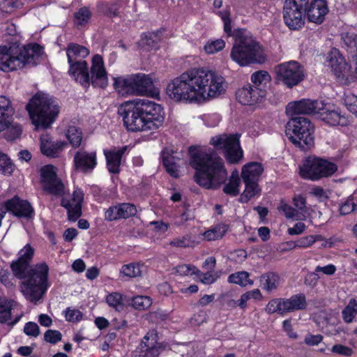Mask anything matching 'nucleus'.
I'll return each instance as SVG.
<instances>
[{"mask_svg":"<svg viewBox=\"0 0 357 357\" xmlns=\"http://www.w3.org/2000/svg\"><path fill=\"white\" fill-rule=\"evenodd\" d=\"M228 82L218 73L204 68H191L170 79L165 93L172 102L199 104L224 96Z\"/></svg>","mask_w":357,"mask_h":357,"instance_id":"nucleus-1","label":"nucleus"},{"mask_svg":"<svg viewBox=\"0 0 357 357\" xmlns=\"http://www.w3.org/2000/svg\"><path fill=\"white\" fill-rule=\"evenodd\" d=\"M33 248L26 244L18 252V259L11 264L14 275L22 279L20 291L26 300L37 303L50 286L48 281L49 267L45 263L36 264L28 270V264L33 258Z\"/></svg>","mask_w":357,"mask_h":357,"instance_id":"nucleus-2","label":"nucleus"},{"mask_svg":"<svg viewBox=\"0 0 357 357\" xmlns=\"http://www.w3.org/2000/svg\"><path fill=\"white\" fill-rule=\"evenodd\" d=\"M118 111L123 125L131 132H153L163 126L165 119L164 107L147 99L126 101Z\"/></svg>","mask_w":357,"mask_h":357,"instance_id":"nucleus-3","label":"nucleus"},{"mask_svg":"<svg viewBox=\"0 0 357 357\" xmlns=\"http://www.w3.org/2000/svg\"><path fill=\"white\" fill-rule=\"evenodd\" d=\"M190 165L195 170L196 182L206 189H217L227 178V171L221 158L202 146L189 148Z\"/></svg>","mask_w":357,"mask_h":357,"instance_id":"nucleus-4","label":"nucleus"},{"mask_svg":"<svg viewBox=\"0 0 357 357\" xmlns=\"http://www.w3.org/2000/svg\"><path fill=\"white\" fill-rule=\"evenodd\" d=\"M32 123L36 130L49 128L59 113V107L47 94L36 93L26 105Z\"/></svg>","mask_w":357,"mask_h":357,"instance_id":"nucleus-5","label":"nucleus"},{"mask_svg":"<svg viewBox=\"0 0 357 357\" xmlns=\"http://www.w3.org/2000/svg\"><path fill=\"white\" fill-rule=\"evenodd\" d=\"M231 59L241 66L252 63H263L266 54L262 47L250 35L241 33L234 41L231 51Z\"/></svg>","mask_w":357,"mask_h":357,"instance_id":"nucleus-6","label":"nucleus"},{"mask_svg":"<svg viewBox=\"0 0 357 357\" xmlns=\"http://www.w3.org/2000/svg\"><path fill=\"white\" fill-rule=\"evenodd\" d=\"M43 48L38 44L24 47L10 46L8 53L0 59V69L9 72L24 68L26 65H35L43 54Z\"/></svg>","mask_w":357,"mask_h":357,"instance_id":"nucleus-7","label":"nucleus"},{"mask_svg":"<svg viewBox=\"0 0 357 357\" xmlns=\"http://www.w3.org/2000/svg\"><path fill=\"white\" fill-rule=\"evenodd\" d=\"M314 126L305 117L291 119L286 127V135L296 146L305 150L314 144Z\"/></svg>","mask_w":357,"mask_h":357,"instance_id":"nucleus-8","label":"nucleus"},{"mask_svg":"<svg viewBox=\"0 0 357 357\" xmlns=\"http://www.w3.org/2000/svg\"><path fill=\"white\" fill-rule=\"evenodd\" d=\"M210 144L222 151L225 158L230 163H238L243 157L238 134H220L211 138Z\"/></svg>","mask_w":357,"mask_h":357,"instance_id":"nucleus-9","label":"nucleus"},{"mask_svg":"<svg viewBox=\"0 0 357 357\" xmlns=\"http://www.w3.org/2000/svg\"><path fill=\"white\" fill-rule=\"evenodd\" d=\"M337 169V165L327 160L310 157L300 167L299 174L303 178L319 180L332 176Z\"/></svg>","mask_w":357,"mask_h":357,"instance_id":"nucleus-10","label":"nucleus"},{"mask_svg":"<svg viewBox=\"0 0 357 357\" xmlns=\"http://www.w3.org/2000/svg\"><path fill=\"white\" fill-rule=\"evenodd\" d=\"M278 82L289 88L298 85L304 78V70L300 63L296 61L283 62L275 68Z\"/></svg>","mask_w":357,"mask_h":357,"instance_id":"nucleus-11","label":"nucleus"},{"mask_svg":"<svg viewBox=\"0 0 357 357\" xmlns=\"http://www.w3.org/2000/svg\"><path fill=\"white\" fill-rule=\"evenodd\" d=\"M326 63L340 84H348L350 82L352 77L349 75V67L337 49H333L330 52Z\"/></svg>","mask_w":357,"mask_h":357,"instance_id":"nucleus-12","label":"nucleus"},{"mask_svg":"<svg viewBox=\"0 0 357 357\" xmlns=\"http://www.w3.org/2000/svg\"><path fill=\"white\" fill-rule=\"evenodd\" d=\"M326 63L340 84H348L350 82L352 77L349 75V67L337 49H333L330 52Z\"/></svg>","mask_w":357,"mask_h":357,"instance_id":"nucleus-13","label":"nucleus"},{"mask_svg":"<svg viewBox=\"0 0 357 357\" xmlns=\"http://www.w3.org/2000/svg\"><path fill=\"white\" fill-rule=\"evenodd\" d=\"M57 169L52 165H47L40 169L41 183L44 190L52 195H60L63 192L64 186L57 176Z\"/></svg>","mask_w":357,"mask_h":357,"instance_id":"nucleus-14","label":"nucleus"},{"mask_svg":"<svg viewBox=\"0 0 357 357\" xmlns=\"http://www.w3.org/2000/svg\"><path fill=\"white\" fill-rule=\"evenodd\" d=\"M318 115L323 121L332 126H346L349 123L348 118L341 114L339 108L331 103L321 102Z\"/></svg>","mask_w":357,"mask_h":357,"instance_id":"nucleus-15","label":"nucleus"},{"mask_svg":"<svg viewBox=\"0 0 357 357\" xmlns=\"http://www.w3.org/2000/svg\"><path fill=\"white\" fill-rule=\"evenodd\" d=\"M108 75L102 57L96 54L91 60L90 68V84L95 87L106 88L108 85Z\"/></svg>","mask_w":357,"mask_h":357,"instance_id":"nucleus-16","label":"nucleus"},{"mask_svg":"<svg viewBox=\"0 0 357 357\" xmlns=\"http://www.w3.org/2000/svg\"><path fill=\"white\" fill-rule=\"evenodd\" d=\"M283 18L284 23L290 29H298L305 23L303 6L291 4L285 1L283 8Z\"/></svg>","mask_w":357,"mask_h":357,"instance_id":"nucleus-17","label":"nucleus"},{"mask_svg":"<svg viewBox=\"0 0 357 357\" xmlns=\"http://www.w3.org/2000/svg\"><path fill=\"white\" fill-rule=\"evenodd\" d=\"M321 102L318 100H311L310 99H303L298 101L289 102L286 107V112L289 116L295 114H318L319 110L321 107Z\"/></svg>","mask_w":357,"mask_h":357,"instance_id":"nucleus-18","label":"nucleus"},{"mask_svg":"<svg viewBox=\"0 0 357 357\" xmlns=\"http://www.w3.org/2000/svg\"><path fill=\"white\" fill-rule=\"evenodd\" d=\"M139 351H136L134 357H158L160 346L158 342V336L155 331H151L143 338Z\"/></svg>","mask_w":357,"mask_h":357,"instance_id":"nucleus-19","label":"nucleus"},{"mask_svg":"<svg viewBox=\"0 0 357 357\" xmlns=\"http://www.w3.org/2000/svg\"><path fill=\"white\" fill-rule=\"evenodd\" d=\"M83 199L84 193L81 189H76L72 195L63 198L61 204L67 209L70 220L75 221L82 215Z\"/></svg>","mask_w":357,"mask_h":357,"instance_id":"nucleus-20","label":"nucleus"},{"mask_svg":"<svg viewBox=\"0 0 357 357\" xmlns=\"http://www.w3.org/2000/svg\"><path fill=\"white\" fill-rule=\"evenodd\" d=\"M67 146V142L64 141H53L52 137L47 133L43 134L40 137V151L47 157H59Z\"/></svg>","mask_w":357,"mask_h":357,"instance_id":"nucleus-21","label":"nucleus"},{"mask_svg":"<svg viewBox=\"0 0 357 357\" xmlns=\"http://www.w3.org/2000/svg\"><path fill=\"white\" fill-rule=\"evenodd\" d=\"M132 79L134 95L154 97L159 94V92L153 88V80L150 75L135 74L132 75Z\"/></svg>","mask_w":357,"mask_h":357,"instance_id":"nucleus-22","label":"nucleus"},{"mask_svg":"<svg viewBox=\"0 0 357 357\" xmlns=\"http://www.w3.org/2000/svg\"><path fill=\"white\" fill-rule=\"evenodd\" d=\"M180 153L172 149H165L162 151V162L167 172L173 177L179 176L180 168L184 162L180 158Z\"/></svg>","mask_w":357,"mask_h":357,"instance_id":"nucleus-23","label":"nucleus"},{"mask_svg":"<svg viewBox=\"0 0 357 357\" xmlns=\"http://www.w3.org/2000/svg\"><path fill=\"white\" fill-rule=\"evenodd\" d=\"M69 75L85 88L90 86V73L86 61L69 64Z\"/></svg>","mask_w":357,"mask_h":357,"instance_id":"nucleus-24","label":"nucleus"},{"mask_svg":"<svg viewBox=\"0 0 357 357\" xmlns=\"http://www.w3.org/2000/svg\"><path fill=\"white\" fill-rule=\"evenodd\" d=\"M73 161L76 169L90 172L97 165L96 154L94 152L79 151L75 153Z\"/></svg>","mask_w":357,"mask_h":357,"instance_id":"nucleus-25","label":"nucleus"},{"mask_svg":"<svg viewBox=\"0 0 357 357\" xmlns=\"http://www.w3.org/2000/svg\"><path fill=\"white\" fill-rule=\"evenodd\" d=\"M127 151V146L113 147L104 150L107 168L110 172L116 174L119 172L121 158Z\"/></svg>","mask_w":357,"mask_h":357,"instance_id":"nucleus-26","label":"nucleus"},{"mask_svg":"<svg viewBox=\"0 0 357 357\" xmlns=\"http://www.w3.org/2000/svg\"><path fill=\"white\" fill-rule=\"evenodd\" d=\"M307 19L310 22L321 24L328 12L326 2L324 0H314L307 9Z\"/></svg>","mask_w":357,"mask_h":357,"instance_id":"nucleus-27","label":"nucleus"},{"mask_svg":"<svg viewBox=\"0 0 357 357\" xmlns=\"http://www.w3.org/2000/svg\"><path fill=\"white\" fill-rule=\"evenodd\" d=\"M7 211L19 217L29 218L33 213V208L26 201L14 197L5 203Z\"/></svg>","mask_w":357,"mask_h":357,"instance_id":"nucleus-28","label":"nucleus"},{"mask_svg":"<svg viewBox=\"0 0 357 357\" xmlns=\"http://www.w3.org/2000/svg\"><path fill=\"white\" fill-rule=\"evenodd\" d=\"M14 109L10 100L4 96H0V132L10 126L13 121Z\"/></svg>","mask_w":357,"mask_h":357,"instance_id":"nucleus-29","label":"nucleus"},{"mask_svg":"<svg viewBox=\"0 0 357 357\" xmlns=\"http://www.w3.org/2000/svg\"><path fill=\"white\" fill-rule=\"evenodd\" d=\"M265 96L264 92H259L251 86L240 89L236 93V98L242 105H251L256 103L260 98Z\"/></svg>","mask_w":357,"mask_h":357,"instance_id":"nucleus-30","label":"nucleus"},{"mask_svg":"<svg viewBox=\"0 0 357 357\" xmlns=\"http://www.w3.org/2000/svg\"><path fill=\"white\" fill-rule=\"evenodd\" d=\"M115 91L121 96L134 95L132 75L112 77Z\"/></svg>","mask_w":357,"mask_h":357,"instance_id":"nucleus-31","label":"nucleus"},{"mask_svg":"<svg viewBox=\"0 0 357 357\" xmlns=\"http://www.w3.org/2000/svg\"><path fill=\"white\" fill-rule=\"evenodd\" d=\"M263 172L264 167L261 163L251 162L243 166L241 177L243 182H258Z\"/></svg>","mask_w":357,"mask_h":357,"instance_id":"nucleus-32","label":"nucleus"},{"mask_svg":"<svg viewBox=\"0 0 357 357\" xmlns=\"http://www.w3.org/2000/svg\"><path fill=\"white\" fill-rule=\"evenodd\" d=\"M66 54L68 64L76 63L86 61L84 59L89 56V50L84 46L71 43L66 49Z\"/></svg>","mask_w":357,"mask_h":357,"instance_id":"nucleus-33","label":"nucleus"},{"mask_svg":"<svg viewBox=\"0 0 357 357\" xmlns=\"http://www.w3.org/2000/svg\"><path fill=\"white\" fill-rule=\"evenodd\" d=\"M105 301L110 307L118 312L124 310L130 304L129 298L117 291L108 294Z\"/></svg>","mask_w":357,"mask_h":357,"instance_id":"nucleus-34","label":"nucleus"},{"mask_svg":"<svg viewBox=\"0 0 357 357\" xmlns=\"http://www.w3.org/2000/svg\"><path fill=\"white\" fill-rule=\"evenodd\" d=\"M285 313L303 310L306 307V298L303 294L291 296L289 298L284 299Z\"/></svg>","mask_w":357,"mask_h":357,"instance_id":"nucleus-35","label":"nucleus"},{"mask_svg":"<svg viewBox=\"0 0 357 357\" xmlns=\"http://www.w3.org/2000/svg\"><path fill=\"white\" fill-rule=\"evenodd\" d=\"M261 287L268 292L275 291L281 284L280 277L275 273L269 272L260 277Z\"/></svg>","mask_w":357,"mask_h":357,"instance_id":"nucleus-36","label":"nucleus"},{"mask_svg":"<svg viewBox=\"0 0 357 357\" xmlns=\"http://www.w3.org/2000/svg\"><path fill=\"white\" fill-rule=\"evenodd\" d=\"M251 81L255 87V89L265 93V89L270 84L271 77L267 71L259 70L252 75Z\"/></svg>","mask_w":357,"mask_h":357,"instance_id":"nucleus-37","label":"nucleus"},{"mask_svg":"<svg viewBox=\"0 0 357 357\" xmlns=\"http://www.w3.org/2000/svg\"><path fill=\"white\" fill-rule=\"evenodd\" d=\"M199 243V241L196 240V237L192 234H189L173 238L169 244L173 247L185 248L195 247Z\"/></svg>","mask_w":357,"mask_h":357,"instance_id":"nucleus-38","label":"nucleus"},{"mask_svg":"<svg viewBox=\"0 0 357 357\" xmlns=\"http://www.w3.org/2000/svg\"><path fill=\"white\" fill-rule=\"evenodd\" d=\"M245 188L241 194L240 201L243 203L249 202L251 199L258 197L260 194V189L258 182H244Z\"/></svg>","mask_w":357,"mask_h":357,"instance_id":"nucleus-39","label":"nucleus"},{"mask_svg":"<svg viewBox=\"0 0 357 357\" xmlns=\"http://www.w3.org/2000/svg\"><path fill=\"white\" fill-rule=\"evenodd\" d=\"M228 282L238 284L241 287L251 286L254 282L250 278V274L246 271H239L231 274L228 277Z\"/></svg>","mask_w":357,"mask_h":357,"instance_id":"nucleus-40","label":"nucleus"},{"mask_svg":"<svg viewBox=\"0 0 357 357\" xmlns=\"http://www.w3.org/2000/svg\"><path fill=\"white\" fill-rule=\"evenodd\" d=\"M227 227L225 224H218L202 234L204 238L208 241L221 238L227 232Z\"/></svg>","mask_w":357,"mask_h":357,"instance_id":"nucleus-41","label":"nucleus"},{"mask_svg":"<svg viewBox=\"0 0 357 357\" xmlns=\"http://www.w3.org/2000/svg\"><path fill=\"white\" fill-rule=\"evenodd\" d=\"M66 137L73 148L80 146L82 140V131L75 126H70L66 131Z\"/></svg>","mask_w":357,"mask_h":357,"instance_id":"nucleus-42","label":"nucleus"},{"mask_svg":"<svg viewBox=\"0 0 357 357\" xmlns=\"http://www.w3.org/2000/svg\"><path fill=\"white\" fill-rule=\"evenodd\" d=\"M294 208L298 211L299 217L297 219L305 220L309 215V208L306 205V199L304 197L297 195L292 199Z\"/></svg>","mask_w":357,"mask_h":357,"instance_id":"nucleus-43","label":"nucleus"},{"mask_svg":"<svg viewBox=\"0 0 357 357\" xmlns=\"http://www.w3.org/2000/svg\"><path fill=\"white\" fill-rule=\"evenodd\" d=\"M241 181L238 176V172L237 171L233 172L229 181L224 187V192L226 194L236 196L238 195L240 192Z\"/></svg>","mask_w":357,"mask_h":357,"instance_id":"nucleus-44","label":"nucleus"},{"mask_svg":"<svg viewBox=\"0 0 357 357\" xmlns=\"http://www.w3.org/2000/svg\"><path fill=\"white\" fill-rule=\"evenodd\" d=\"M357 315V301L354 298L349 301L345 307L342 311L343 320L347 323H351Z\"/></svg>","mask_w":357,"mask_h":357,"instance_id":"nucleus-45","label":"nucleus"},{"mask_svg":"<svg viewBox=\"0 0 357 357\" xmlns=\"http://www.w3.org/2000/svg\"><path fill=\"white\" fill-rule=\"evenodd\" d=\"M251 299L255 301L263 299V296L259 289H255L243 294L238 299V307L242 310H245L247 307L248 302Z\"/></svg>","mask_w":357,"mask_h":357,"instance_id":"nucleus-46","label":"nucleus"},{"mask_svg":"<svg viewBox=\"0 0 357 357\" xmlns=\"http://www.w3.org/2000/svg\"><path fill=\"white\" fill-rule=\"evenodd\" d=\"M15 305V303L13 300L0 298V322H6L10 319L11 310Z\"/></svg>","mask_w":357,"mask_h":357,"instance_id":"nucleus-47","label":"nucleus"},{"mask_svg":"<svg viewBox=\"0 0 357 357\" xmlns=\"http://www.w3.org/2000/svg\"><path fill=\"white\" fill-rule=\"evenodd\" d=\"M217 15L221 18L224 24V31L228 36L231 35V8L229 6H226L222 10L217 13Z\"/></svg>","mask_w":357,"mask_h":357,"instance_id":"nucleus-48","label":"nucleus"},{"mask_svg":"<svg viewBox=\"0 0 357 357\" xmlns=\"http://www.w3.org/2000/svg\"><path fill=\"white\" fill-rule=\"evenodd\" d=\"M343 102L347 109L357 118V96L351 91L344 93Z\"/></svg>","mask_w":357,"mask_h":357,"instance_id":"nucleus-49","label":"nucleus"},{"mask_svg":"<svg viewBox=\"0 0 357 357\" xmlns=\"http://www.w3.org/2000/svg\"><path fill=\"white\" fill-rule=\"evenodd\" d=\"M265 310L268 314H273L275 312H278L279 314H283L285 313L284 310V299L283 298H274L271 300L266 308Z\"/></svg>","mask_w":357,"mask_h":357,"instance_id":"nucleus-50","label":"nucleus"},{"mask_svg":"<svg viewBox=\"0 0 357 357\" xmlns=\"http://www.w3.org/2000/svg\"><path fill=\"white\" fill-rule=\"evenodd\" d=\"M132 306L137 310H144L152 305V299L146 296H137L132 298Z\"/></svg>","mask_w":357,"mask_h":357,"instance_id":"nucleus-51","label":"nucleus"},{"mask_svg":"<svg viewBox=\"0 0 357 357\" xmlns=\"http://www.w3.org/2000/svg\"><path fill=\"white\" fill-rule=\"evenodd\" d=\"M15 169V165L8 155L0 151V173L10 175Z\"/></svg>","mask_w":357,"mask_h":357,"instance_id":"nucleus-52","label":"nucleus"},{"mask_svg":"<svg viewBox=\"0 0 357 357\" xmlns=\"http://www.w3.org/2000/svg\"><path fill=\"white\" fill-rule=\"evenodd\" d=\"M220 277V272L212 271L207 273H202L196 274L195 279L198 280L199 282L204 284H211L214 283Z\"/></svg>","mask_w":357,"mask_h":357,"instance_id":"nucleus-53","label":"nucleus"},{"mask_svg":"<svg viewBox=\"0 0 357 357\" xmlns=\"http://www.w3.org/2000/svg\"><path fill=\"white\" fill-rule=\"evenodd\" d=\"M225 47V42L222 39L208 40L204 47V51L208 54L217 53Z\"/></svg>","mask_w":357,"mask_h":357,"instance_id":"nucleus-54","label":"nucleus"},{"mask_svg":"<svg viewBox=\"0 0 357 357\" xmlns=\"http://www.w3.org/2000/svg\"><path fill=\"white\" fill-rule=\"evenodd\" d=\"M141 267L137 264H129L122 266L120 273L122 276L135 278L141 275Z\"/></svg>","mask_w":357,"mask_h":357,"instance_id":"nucleus-55","label":"nucleus"},{"mask_svg":"<svg viewBox=\"0 0 357 357\" xmlns=\"http://www.w3.org/2000/svg\"><path fill=\"white\" fill-rule=\"evenodd\" d=\"M278 209L279 212L283 213L284 215L287 219L298 220L297 217H299L296 209L293 208L291 206L284 202V201H282L280 202V206L278 207Z\"/></svg>","mask_w":357,"mask_h":357,"instance_id":"nucleus-56","label":"nucleus"},{"mask_svg":"<svg viewBox=\"0 0 357 357\" xmlns=\"http://www.w3.org/2000/svg\"><path fill=\"white\" fill-rule=\"evenodd\" d=\"M174 270L177 274L183 276H195L196 274L199 273V270L195 266L190 264L178 265Z\"/></svg>","mask_w":357,"mask_h":357,"instance_id":"nucleus-57","label":"nucleus"},{"mask_svg":"<svg viewBox=\"0 0 357 357\" xmlns=\"http://www.w3.org/2000/svg\"><path fill=\"white\" fill-rule=\"evenodd\" d=\"M324 240V236L319 234L310 235L302 237L298 240V248H307L312 246L315 242Z\"/></svg>","mask_w":357,"mask_h":357,"instance_id":"nucleus-58","label":"nucleus"},{"mask_svg":"<svg viewBox=\"0 0 357 357\" xmlns=\"http://www.w3.org/2000/svg\"><path fill=\"white\" fill-rule=\"evenodd\" d=\"M63 314L66 320L68 322L75 323L83 319L82 312L75 308L68 307L63 312Z\"/></svg>","mask_w":357,"mask_h":357,"instance_id":"nucleus-59","label":"nucleus"},{"mask_svg":"<svg viewBox=\"0 0 357 357\" xmlns=\"http://www.w3.org/2000/svg\"><path fill=\"white\" fill-rule=\"evenodd\" d=\"M24 3L20 0H3L1 2V10L6 13H13L21 9Z\"/></svg>","mask_w":357,"mask_h":357,"instance_id":"nucleus-60","label":"nucleus"},{"mask_svg":"<svg viewBox=\"0 0 357 357\" xmlns=\"http://www.w3.org/2000/svg\"><path fill=\"white\" fill-rule=\"evenodd\" d=\"M91 16V13L87 8H81L75 15V23L78 26L84 25L89 22Z\"/></svg>","mask_w":357,"mask_h":357,"instance_id":"nucleus-61","label":"nucleus"},{"mask_svg":"<svg viewBox=\"0 0 357 357\" xmlns=\"http://www.w3.org/2000/svg\"><path fill=\"white\" fill-rule=\"evenodd\" d=\"M204 124L208 128L217 126L221 121L220 116L217 113L207 114L199 117Z\"/></svg>","mask_w":357,"mask_h":357,"instance_id":"nucleus-62","label":"nucleus"},{"mask_svg":"<svg viewBox=\"0 0 357 357\" xmlns=\"http://www.w3.org/2000/svg\"><path fill=\"white\" fill-rule=\"evenodd\" d=\"M121 218H128L137 213L136 206L132 204L123 203L119 204Z\"/></svg>","mask_w":357,"mask_h":357,"instance_id":"nucleus-63","label":"nucleus"},{"mask_svg":"<svg viewBox=\"0 0 357 357\" xmlns=\"http://www.w3.org/2000/svg\"><path fill=\"white\" fill-rule=\"evenodd\" d=\"M342 40L344 45L352 50L357 45V35L354 33H345L342 34Z\"/></svg>","mask_w":357,"mask_h":357,"instance_id":"nucleus-64","label":"nucleus"}]
</instances>
